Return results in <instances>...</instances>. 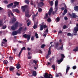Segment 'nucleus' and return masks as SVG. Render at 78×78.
<instances>
[{
    "label": "nucleus",
    "instance_id": "c9c22d12",
    "mask_svg": "<svg viewBox=\"0 0 78 78\" xmlns=\"http://www.w3.org/2000/svg\"><path fill=\"white\" fill-rule=\"evenodd\" d=\"M26 50V48H25V47H23L21 49L22 51H23V50Z\"/></svg>",
    "mask_w": 78,
    "mask_h": 78
},
{
    "label": "nucleus",
    "instance_id": "f257e3e1",
    "mask_svg": "<svg viewBox=\"0 0 78 78\" xmlns=\"http://www.w3.org/2000/svg\"><path fill=\"white\" fill-rule=\"evenodd\" d=\"M44 77L45 78H53V76L51 74H50L49 76L48 73H45L44 75Z\"/></svg>",
    "mask_w": 78,
    "mask_h": 78
},
{
    "label": "nucleus",
    "instance_id": "0eeeda50",
    "mask_svg": "<svg viewBox=\"0 0 78 78\" xmlns=\"http://www.w3.org/2000/svg\"><path fill=\"white\" fill-rule=\"evenodd\" d=\"M44 5V3L43 2H40L39 3H38V6L39 8L42 7Z\"/></svg>",
    "mask_w": 78,
    "mask_h": 78
},
{
    "label": "nucleus",
    "instance_id": "de8ad7c7",
    "mask_svg": "<svg viewBox=\"0 0 78 78\" xmlns=\"http://www.w3.org/2000/svg\"><path fill=\"white\" fill-rule=\"evenodd\" d=\"M37 16V15H33V19H34L35 17L36 16Z\"/></svg>",
    "mask_w": 78,
    "mask_h": 78
},
{
    "label": "nucleus",
    "instance_id": "e433bc0d",
    "mask_svg": "<svg viewBox=\"0 0 78 78\" xmlns=\"http://www.w3.org/2000/svg\"><path fill=\"white\" fill-rule=\"evenodd\" d=\"M42 9H41V8H39L38 9V11L39 12H42Z\"/></svg>",
    "mask_w": 78,
    "mask_h": 78
},
{
    "label": "nucleus",
    "instance_id": "9d476101",
    "mask_svg": "<svg viewBox=\"0 0 78 78\" xmlns=\"http://www.w3.org/2000/svg\"><path fill=\"white\" fill-rule=\"evenodd\" d=\"M19 33L18 32V30H16L14 31H13L12 32V35L13 36H15L17 35V34H19Z\"/></svg>",
    "mask_w": 78,
    "mask_h": 78
},
{
    "label": "nucleus",
    "instance_id": "393cba45",
    "mask_svg": "<svg viewBox=\"0 0 78 78\" xmlns=\"http://www.w3.org/2000/svg\"><path fill=\"white\" fill-rule=\"evenodd\" d=\"M51 67H52V69H53L54 70H55V68H56V66H55V65H54V64H53L51 66Z\"/></svg>",
    "mask_w": 78,
    "mask_h": 78
},
{
    "label": "nucleus",
    "instance_id": "c03bdc74",
    "mask_svg": "<svg viewBox=\"0 0 78 78\" xmlns=\"http://www.w3.org/2000/svg\"><path fill=\"white\" fill-rule=\"evenodd\" d=\"M73 70H75L76 69V66H74L73 67Z\"/></svg>",
    "mask_w": 78,
    "mask_h": 78
},
{
    "label": "nucleus",
    "instance_id": "c756f323",
    "mask_svg": "<svg viewBox=\"0 0 78 78\" xmlns=\"http://www.w3.org/2000/svg\"><path fill=\"white\" fill-rule=\"evenodd\" d=\"M69 69H70V67L69 66L67 67L66 71V73H67L68 72V71H69Z\"/></svg>",
    "mask_w": 78,
    "mask_h": 78
},
{
    "label": "nucleus",
    "instance_id": "3c124183",
    "mask_svg": "<svg viewBox=\"0 0 78 78\" xmlns=\"http://www.w3.org/2000/svg\"><path fill=\"white\" fill-rule=\"evenodd\" d=\"M16 6H17V5H15V4L14 5H13L12 6V8H16Z\"/></svg>",
    "mask_w": 78,
    "mask_h": 78
},
{
    "label": "nucleus",
    "instance_id": "5701e85b",
    "mask_svg": "<svg viewBox=\"0 0 78 78\" xmlns=\"http://www.w3.org/2000/svg\"><path fill=\"white\" fill-rule=\"evenodd\" d=\"M14 5H18V6H19V2L16 1L15 2H14Z\"/></svg>",
    "mask_w": 78,
    "mask_h": 78
},
{
    "label": "nucleus",
    "instance_id": "dca6fc26",
    "mask_svg": "<svg viewBox=\"0 0 78 78\" xmlns=\"http://www.w3.org/2000/svg\"><path fill=\"white\" fill-rule=\"evenodd\" d=\"M74 9L75 11L78 12V6H76L74 7Z\"/></svg>",
    "mask_w": 78,
    "mask_h": 78
},
{
    "label": "nucleus",
    "instance_id": "f8f14e48",
    "mask_svg": "<svg viewBox=\"0 0 78 78\" xmlns=\"http://www.w3.org/2000/svg\"><path fill=\"white\" fill-rule=\"evenodd\" d=\"M29 12H25L26 16L27 17H30V16L29 14Z\"/></svg>",
    "mask_w": 78,
    "mask_h": 78
},
{
    "label": "nucleus",
    "instance_id": "4be33fe9",
    "mask_svg": "<svg viewBox=\"0 0 78 78\" xmlns=\"http://www.w3.org/2000/svg\"><path fill=\"white\" fill-rule=\"evenodd\" d=\"M12 13V12L11 10H9V11H8V16L9 17H10V15Z\"/></svg>",
    "mask_w": 78,
    "mask_h": 78
},
{
    "label": "nucleus",
    "instance_id": "473e14b6",
    "mask_svg": "<svg viewBox=\"0 0 78 78\" xmlns=\"http://www.w3.org/2000/svg\"><path fill=\"white\" fill-rule=\"evenodd\" d=\"M47 22H51V18L48 17L47 19Z\"/></svg>",
    "mask_w": 78,
    "mask_h": 78
},
{
    "label": "nucleus",
    "instance_id": "a211bd4d",
    "mask_svg": "<svg viewBox=\"0 0 78 78\" xmlns=\"http://www.w3.org/2000/svg\"><path fill=\"white\" fill-rule=\"evenodd\" d=\"M44 29V27H43V25H40V30L42 31Z\"/></svg>",
    "mask_w": 78,
    "mask_h": 78
},
{
    "label": "nucleus",
    "instance_id": "49530a36",
    "mask_svg": "<svg viewBox=\"0 0 78 78\" xmlns=\"http://www.w3.org/2000/svg\"><path fill=\"white\" fill-rule=\"evenodd\" d=\"M45 32H46L47 34H48V28H47L46 29V30L45 31Z\"/></svg>",
    "mask_w": 78,
    "mask_h": 78
},
{
    "label": "nucleus",
    "instance_id": "a18cd8bd",
    "mask_svg": "<svg viewBox=\"0 0 78 78\" xmlns=\"http://www.w3.org/2000/svg\"><path fill=\"white\" fill-rule=\"evenodd\" d=\"M41 48H44L45 47V44H43L42 45H41Z\"/></svg>",
    "mask_w": 78,
    "mask_h": 78
},
{
    "label": "nucleus",
    "instance_id": "6ab92c4d",
    "mask_svg": "<svg viewBox=\"0 0 78 78\" xmlns=\"http://www.w3.org/2000/svg\"><path fill=\"white\" fill-rule=\"evenodd\" d=\"M24 2L25 3H27V5L30 4V1L29 0H25Z\"/></svg>",
    "mask_w": 78,
    "mask_h": 78
},
{
    "label": "nucleus",
    "instance_id": "6e6d98bb",
    "mask_svg": "<svg viewBox=\"0 0 78 78\" xmlns=\"http://www.w3.org/2000/svg\"><path fill=\"white\" fill-rule=\"evenodd\" d=\"M32 61H33V62H34V63H35V64H36V63H37V62L36 60H32Z\"/></svg>",
    "mask_w": 78,
    "mask_h": 78
},
{
    "label": "nucleus",
    "instance_id": "ea45409f",
    "mask_svg": "<svg viewBox=\"0 0 78 78\" xmlns=\"http://www.w3.org/2000/svg\"><path fill=\"white\" fill-rule=\"evenodd\" d=\"M64 46V44H62V45H61V47H60V49L62 50V49H63V46Z\"/></svg>",
    "mask_w": 78,
    "mask_h": 78
},
{
    "label": "nucleus",
    "instance_id": "1a4fd4ad",
    "mask_svg": "<svg viewBox=\"0 0 78 78\" xmlns=\"http://www.w3.org/2000/svg\"><path fill=\"white\" fill-rule=\"evenodd\" d=\"M12 11L13 12H15L17 13H20V11L18 10V9H13L12 10Z\"/></svg>",
    "mask_w": 78,
    "mask_h": 78
},
{
    "label": "nucleus",
    "instance_id": "e2e57ef3",
    "mask_svg": "<svg viewBox=\"0 0 78 78\" xmlns=\"http://www.w3.org/2000/svg\"><path fill=\"white\" fill-rule=\"evenodd\" d=\"M75 2V0H71V3H73Z\"/></svg>",
    "mask_w": 78,
    "mask_h": 78
},
{
    "label": "nucleus",
    "instance_id": "69168bd1",
    "mask_svg": "<svg viewBox=\"0 0 78 78\" xmlns=\"http://www.w3.org/2000/svg\"><path fill=\"white\" fill-rule=\"evenodd\" d=\"M16 75H18V76H20V74L19 73H16Z\"/></svg>",
    "mask_w": 78,
    "mask_h": 78
},
{
    "label": "nucleus",
    "instance_id": "a878e982",
    "mask_svg": "<svg viewBox=\"0 0 78 78\" xmlns=\"http://www.w3.org/2000/svg\"><path fill=\"white\" fill-rule=\"evenodd\" d=\"M31 21H30L29 22L27 23V26H28V27H29V26H30V25H31Z\"/></svg>",
    "mask_w": 78,
    "mask_h": 78
},
{
    "label": "nucleus",
    "instance_id": "412c9836",
    "mask_svg": "<svg viewBox=\"0 0 78 78\" xmlns=\"http://www.w3.org/2000/svg\"><path fill=\"white\" fill-rule=\"evenodd\" d=\"M48 15L47 13H46L45 14V16L44 17V19H47L48 18Z\"/></svg>",
    "mask_w": 78,
    "mask_h": 78
},
{
    "label": "nucleus",
    "instance_id": "603ef678",
    "mask_svg": "<svg viewBox=\"0 0 78 78\" xmlns=\"http://www.w3.org/2000/svg\"><path fill=\"white\" fill-rule=\"evenodd\" d=\"M67 36H72V35L70 33H68L67 34Z\"/></svg>",
    "mask_w": 78,
    "mask_h": 78
},
{
    "label": "nucleus",
    "instance_id": "864d4df0",
    "mask_svg": "<svg viewBox=\"0 0 78 78\" xmlns=\"http://www.w3.org/2000/svg\"><path fill=\"white\" fill-rule=\"evenodd\" d=\"M5 28H6V26H3L2 29H5Z\"/></svg>",
    "mask_w": 78,
    "mask_h": 78
},
{
    "label": "nucleus",
    "instance_id": "4468645a",
    "mask_svg": "<svg viewBox=\"0 0 78 78\" xmlns=\"http://www.w3.org/2000/svg\"><path fill=\"white\" fill-rule=\"evenodd\" d=\"M63 59H64L63 58H61L60 59L58 60L57 61V62H58V64H60V63H61V62H62V61H63Z\"/></svg>",
    "mask_w": 78,
    "mask_h": 78
},
{
    "label": "nucleus",
    "instance_id": "09e8293b",
    "mask_svg": "<svg viewBox=\"0 0 78 78\" xmlns=\"http://www.w3.org/2000/svg\"><path fill=\"white\" fill-rule=\"evenodd\" d=\"M30 4L31 5H34V4H33V1L32 0H31V1L30 3Z\"/></svg>",
    "mask_w": 78,
    "mask_h": 78
},
{
    "label": "nucleus",
    "instance_id": "bb28decb",
    "mask_svg": "<svg viewBox=\"0 0 78 78\" xmlns=\"http://www.w3.org/2000/svg\"><path fill=\"white\" fill-rule=\"evenodd\" d=\"M73 51H78V47H76V49H73Z\"/></svg>",
    "mask_w": 78,
    "mask_h": 78
},
{
    "label": "nucleus",
    "instance_id": "680f3d73",
    "mask_svg": "<svg viewBox=\"0 0 78 78\" xmlns=\"http://www.w3.org/2000/svg\"><path fill=\"white\" fill-rule=\"evenodd\" d=\"M61 56L62 58H65V56H64V54H61Z\"/></svg>",
    "mask_w": 78,
    "mask_h": 78
},
{
    "label": "nucleus",
    "instance_id": "2f4dec72",
    "mask_svg": "<svg viewBox=\"0 0 78 78\" xmlns=\"http://www.w3.org/2000/svg\"><path fill=\"white\" fill-rule=\"evenodd\" d=\"M63 29H66V28H68V27L66 25H64L63 27Z\"/></svg>",
    "mask_w": 78,
    "mask_h": 78
},
{
    "label": "nucleus",
    "instance_id": "5fc2aeb1",
    "mask_svg": "<svg viewBox=\"0 0 78 78\" xmlns=\"http://www.w3.org/2000/svg\"><path fill=\"white\" fill-rule=\"evenodd\" d=\"M64 12H65L66 13L67 12V9H65V10H64Z\"/></svg>",
    "mask_w": 78,
    "mask_h": 78
},
{
    "label": "nucleus",
    "instance_id": "9b49d317",
    "mask_svg": "<svg viewBox=\"0 0 78 78\" xmlns=\"http://www.w3.org/2000/svg\"><path fill=\"white\" fill-rule=\"evenodd\" d=\"M14 5V4L13 3H11L9 4V5H7V7L8 8H11L12 6H13V5Z\"/></svg>",
    "mask_w": 78,
    "mask_h": 78
},
{
    "label": "nucleus",
    "instance_id": "72a5a7b5",
    "mask_svg": "<svg viewBox=\"0 0 78 78\" xmlns=\"http://www.w3.org/2000/svg\"><path fill=\"white\" fill-rule=\"evenodd\" d=\"M16 68L17 69H19L20 67V64H18L17 66H16Z\"/></svg>",
    "mask_w": 78,
    "mask_h": 78
},
{
    "label": "nucleus",
    "instance_id": "37998d69",
    "mask_svg": "<svg viewBox=\"0 0 78 78\" xmlns=\"http://www.w3.org/2000/svg\"><path fill=\"white\" fill-rule=\"evenodd\" d=\"M57 22H58L60 20V19L59 18V17H57L56 18Z\"/></svg>",
    "mask_w": 78,
    "mask_h": 78
},
{
    "label": "nucleus",
    "instance_id": "2eb2a0df",
    "mask_svg": "<svg viewBox=\"0 0 78 78\" xmlns=\"http://www.w3.org/2000/svg\"><path fill=\"white\" fill-rule=\"evenodd\" d=\"M22 29H23V27H20L19 28L18 30V32L19 33V34H20L21 31L22 30Z\"/></svg>",
    "mask_w": 78,
    "mask_h": 78
},
{
    "label": "nucleus",
    "instance_id": "7c9ffc66",
    "mask_svg": "<svg viewBox=\"0 0 78 78\" xmlns=\"http://www.w3.org/2000/svg\"><path fill=\"white\" fill-rule=\"evenodd\" d=\"M51 50L50 49H49L48 51V55H51Z\"/></svg>",
    "mask_w": 78,
    "mask_h": 78
},
{
    "label": "nucleus",
    "instance_id": "cd10ccee",
    "mask_svg": "<svg viewBox=\"0 0 78 78\" xmlns=\"http://www.w3.org/2000/svg\"><path fill=\"white\" fill-rule=\"evenodd\" d=\"M16 18H13L12 21V23L14 22H16Z\"/></svg>",
    "mask_w": 78,
    "mask_h": 78
},
{
    "label": "nucleus",
    "instance_id": "79ce46f5",
    "mask_svg": "<svg viewBox=\"0 0 78 78\" xmlns=\"http://www.w3.org/2000/svg\"><path fill=\"white\" fill-rule=\"evenodd\" d=\"M53 2L51 1V2L50 3V5L51 6H53Z\"/></svg>",
    "mask_w": 78,
    "mask_h": 78
},
{
    "label": "nucleus",
    "instance_id": "8fccbe9b",
    "mask_svg": "<svg viewBox=\"0 0 78 78\" xmlns=\"http://www.w3.org/2000/svg\"><path fill=\"white\" fill-rule=\"evenodd\" d=\"M18 25L19 27H22V24L19 23L18 25Z\"/></svg>",
    "mask_w": 78,
    "mask_h": 78
},
{
    "label": "nucleus",
    "instance_id": "423d86ee",
    "mask_svg": "<svg viewBox=\"0 0 78 78\" xmlns=\"http://www.w3.org/2000/svg\"><path fill=\"white\" fill-rule=\"evenodd\" d=\"M34 24L33 28L34 29H36L37 28V25H38V22L37 21V22H36L35 21H34Z\"/></svg>",
    "mask_w": 78,
    "mask_h": 78
},
{
    "label": "nucleus",
    "instance_id": "774afa93",
    "mask_svg": "<svg viewBox=\"0 0 78 78\" xmlns=\"http://www.w3.org/2000/svg\"><path fill=\"white\" fill-rule=\"evenodd\" d=\"M3 20H0V24L3 23Z\"/></svg>",
    "mask_w": 78,
    "mask_h": 78
},
{
    "label": "nucleus",
    "instance_id": "f03ea898",
    "mask_svg": "<svg viewBox=\"0 0 78 78\" xmlns=\"http://www.w3.org/2000/svg\"><path fill=\"white\" fill-rule=\"evenodd\" d=\"M18 24H19V22H16L14 24V27L13 26L11 27L12 30H15V29L17 28V27H18Z\"/></svg>",
    "mask_w": 78,
    "mask_h": 78
},
{
    "label": "nucleus",
    "instance_id": "aec40b11",
    "mask_svg": "<svg viewBox=\"0 0 78 78\" xmlns=\"http://www.w3.org/2000/svg\"><path fill=\"white\" fill-rule=\"evenodd\" d=\"M15 69L14 67H12V66H10L9 67V70L10 71H12V70H13L14 69Z\"/></svg>",
    "mask_w": 78,
    "mask_h": 78
},
{
    "label": "nucleus",
    "instance_id": "7ed1b4c3",
    "mask_svg": "<svg viewBox=\"0 0 78 78\" xmlns=\"http://www.w3.org/2000/svg\"><path fill=\"white\" fill-rule=\"evenodd\" d=\"M23 36L25 38H27V41H29L31 39V35H27V34H26L23 35Z\"/></svg>",
    "mask_w": 78,
    "mask_h": 78
},
{
    "label": "nucleus",
    "instance_id": "b1692460",
    "mask_svg": "<svg viewBox=\"0 0 78 78\" xmlns=\"http://www.w3.org/2000/svg\"><path fill=\"white\" fill-rule=\"evenodd\" d=\"M3 63L4 64H8V61H7V60H5L3 61Z\"/></svg>",
    "mask_w": 78,
    "mask_h": 78
},
{
    "label": "nucleus",
    "instance_id": "ddd939ff",
    "mask_svg": "<svg viewBox=\"0 0 78 78\" xmlns=\"http://www.w3.org/2000/svg\"><path fill=\"white\" fill-rule=\"evenodd\" d=\"M52 11H53V9L51 8H50L48 12L49 15L50 16L51 15V14L52 12Z\"/></svg>",
    "mask_w": 78,
    "mask_h": 78
},
{
    "label": "nucleus",
    "instance_id": "6e6552de",
    "mask_svg": "<svg viewBox=\"0 0 78 78\" xmlns=\"http://www.w3.org/2000/svg\"><path fill=\"white\" fill-rule=\"evenodd\" d=\"M72 15L70 13H69V16H70L71 17H73V18H75L76 17H77V16L76 15V14L75 13H72Z\"/></svg>",
    "mask_w": 78,
    "mask_h": 78
},
{
    "label": "nucleus",
    "instance_id": "052dcab7",
    "mask_svg": "<svg viewBox=\"0 0 78 78\" xmlns=\"http://www.w3.org/2000/svg\"><path fill=\"white\" fill-rule=\"evenodd\" d=\"M64 19L65 20H67V19H68V18L66 16H65L64 17Z\"/></svg>",
    "mask_w": 78,
    "mask_h": 78
},
{
    "label": "nucleus",
    "instance_id": "a19ab883",
    "mask_svg": "<svg viewBox=\"0 0 78 78\" xmlns=\"http://www.w3.org/2000/svg\"><path fill=\"white\" fill-rule=\"evenodd\" d=\"M9 58L10 60H13V59H14L13 57H11V56L9 57Z\"/></svg>",
    "mask_w": 78,
    "mask_h": 78
},
{
    "label": "nucleus",
    "instance_id": "bf43d9fd",
    "mask_svg": "<svg viewBox=\"0 0 78 78\" xmlns=\"http://www.w3.org/2000/svg\"><path fill=\"white\" fill-rule=\"evenodd\" d=\"M50 55H49V54H47V55H46V58L47 59H48V56Z\"/></svg>",
    "mask_w": 78,
    "mask_h": 78
},
{
    "label": "nucleus",
    "instance_id": "4c0bfd02",
    "mask_svg": "<svg viewBox=\"0 0 78 78\" xmlns=\"http://www.w3.org/2000/svg\"><path fill=\"white\" fill-rule=\"evenodd\" d=\"M55 9H56L55 11L56 12L58 11V6H55Z\"/></svg>",
    "mask_w": 78,
    "mask_h": 78
},
{
    "label": "nucleus",
    "instance_id": "f3484780",
    "mask_svg": "<svg viewBox=\"0 0 78 78\" xmlns=\"http://www.w3.org/2000/svg\"><path fill=\"white\" fill-rule=\"evenodd\" d=\"M32 75L34 76H36L37 75V73L36 71H34L32 73Z\"/></svg>",
    "mask_w": 78,
    "mask_h": 78
},
{
    "label": "nucleus",
    "instance_id": "58836bf2",
    "mask_svg": "<svg viewBox=\"0 0 78 78\" xmlns=\"http://www.w3.org/2000/svg\"><path fill=\"white\" fill-rule=\"evenodd\" d=\"M35 36L37 38H39V36H38V34L36 32L35 33Z\"/></svg>",
    "mask_w": 78,
    "mask_h": 78
},
{
    "label": "nucleus",
    "instance_id": "39448f33",
    "mask_svg": "<svg viewBox=\"0 0 78 78\" xmlns=\"http://www.w3.org/2000/svg\"><path fill=\"white\" fill-rule=\"evenodd\" d=\"M28 7V6L27 5L22 6L21 7V9L23 12H25V9H27Z\"/></svg>",
    "mask_w": 78,
    "mask_h": 78
},
{
    "label": "nucleus",
    "instance_id": "f704fd0d",
    "mask_svg": "<svg viewBox=\"0 0 78 78\" xmlns=\"http://www.w3.org/2000/svg\"><path fill=\"white\" fill-rule=\"evenodd\" d=\"M43 28H44V29L47 28V26L45 24L44 25H43Z\"/></svg>",
    "mask_w": 78,
    "mask_h": 78
},
{
    "label": "nucleus",
    "instance_id": "c85d7f7f",
    "mask_svg": "<svg viewBox=\"0 0 78 78\" xmlns=\"http://www.w3.org/2000/svg\"><path fill=\"white\" fill-rule=\"evenodd\" d=\"M58 1L57 0L55 2V6H58Z\"/></svg>",
    "mask_w": 78,
    "mask_h": 78
},
{
    "label": "nucleus",
    "instance_id": "338daca9",
    "mask_svg": "<svg viewBox=\"0 0 78 78\" xmlns=\"http://www.w3.org/2000/svg\"><path fill=\"white\" fill-rule=\"evenodd\" d=\"M31 41H34V37H32L31 38Z\"/></svg>",
    "mask_w": 78,
    "mask_h": 78
},
{
    "label": "nucleus",
    "instance_id": "0e129e2a",
    "mask_svg": "<svg viewBox=\"0 0 78 78\" xmlns=\"http://www.w3.org/2000/svg\"><path fill=\"white\" fill-rule=\"evenodd\" d=\"M59 74L56 73V75L55 76L56 77H59V75H58Z\"/></svg>",
    "mask_w": 78,
    "mask_h": 78
},
{
    "label": "nucleus",
    "instance_id": "13d9d810",
    "mask_svg": "<svg viewBox=\"0 0 78 78\" xmlns=\"http://www.w3.org/2000/svg\"><path fill=\"white\" fill-rule=\"evenodd\" d=\"M4 24V23H1L0 24V26H1V27H3Z\"/></svg>",
    "mask_w": 78,
    "mask_h": 78
},
{
    "label": "nucleus",
    "instance_id": "4d7b16f0",
    "mask_svg": "<svg viewBox=\"0 0 78 78\" xmlns=\"http://www.w3.org/2000/svg\"><path fill=\"white\" fill-rule=\"evenodd\" d=\"M3 41L5 42H7V40H6V39H3Z\"/></svg>",
    "mask_w": 78,
    "mask_h": 78
},
{
    "label": "nucleus",
    "instance_id": "20e7f679",
    "mask_svg": "<svg viewBox=\"0 0 78 78\" xmlns=\"http://www.w3.org/2000/svg\"><path fill=\"white\" fill-rule=\"evenodd\" d=\"M78 31V27H76L74 28L73 30V33H74V36H76L77 35V32Z\"/></svg>",
    "mask_w": 78,
    "mask_h": 78
}]
</instances>
